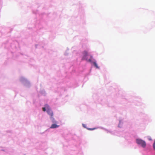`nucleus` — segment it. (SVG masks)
<instances>
[{"label": "nucleus", "mask_w": 155, "mask_h": 155, "mask_svg": "<svg viewBox=\"0 0 155 155\" xmlns=\"http://www.w3.org/2000/svg\"><path fill=\"white\" fill-rule=\"evenodd\" d=\"M149 140H152V139H151V138H149Z\"/></svg>", "instance_id": "nucleus-11"}, {"label": "nucleus", "mask_w": 155, "mask_h": 155, "mask_svg": "<svg viewBox=\"0 0 155 155\" xmlns=\"http://www.w3.org/2000/svg\"><path fill=\"white\" fill-rule=\"evenodd\" d=\"M153 147L154 149H155V141L154 142L153 145Z\"/></svg>", "instance_id": "nucleus-8"}, {"label": "nucleus", "mask_w": 155, "mask_h": 155, "mask_svg": "<svg viewBox=\"0 0 155 155\" xmlns=\"http://www.w3.org/2000/svg\"><path fill=\"white\" fill-rule=\"evenodd\" d=\"M59 126V125H58L56 124H52L50 128H55L58 127Z\"/></svg>", "instance_id": "nucleus-4"}, {"label": "nucleus", "mask_w": 155, "mask_h": 155, "mask_svg": "<svg viewBox=\"0 0 155 155\" xmlns=\"http://www.w3.org/2000/svg\"><path fill=\"white\" fill-rule=\"evenodd\" d=\"M93 64H94V66L97 68H99V67L97 66V63L95 62H93Z\"/></svg>", "instance_id": "nucleus-6"}, {"label": "nucleus", "mask_w": 155, "mask_h": 155, "mask_svg": "<svg viewBox=\"0 0 155 155\" xmlns=\"http://www.w3.org/2000/svg\"><path fill=\"white\" fill-rule=\"evenodd\" d=\"M136 142L138 144L140 145L143 147H145L146 146V143L145 141L141 139H136Z\"/></svg>", "instance_id": "nucleus-2"}, {"label": "nucleus", "mask_w": 155, "mask_h": 155, "mask_svg": "<svg viewBox=\"0 0 155 155\" xmlns=\"http://www.w3.org/2000/svg\"><path fill=\"white\" fill-rule=\"evenodd\" d=\"M42 109H43V110L44 111H46V109H45V107H43Z\"/></svg>", "instance_id": "nucleus-9"}, {"label": "nucleus", "mask_w": 155, "mask_h": 155, "mask_svg": "<svg viewBox=\"0 0 155 155\" xmlns=\"http://www.w3.org/2000/svg\"><path fill=\"white\" fill-rule=\"evenodd\" d=\"M51 119L53 123H57V121L55 120L53 117H51Z\"/></svg>", "instance_id": "nucleus-5"}, {"label": "nucleus", "mask_w": 155, "mask_h": 155, "mask_svg": "<svg viewBox=\"0 0 155 155\" xmlns=\"http://www.w3.org/2000/svg\"><path fill=\"white\" fill-rule=\"evenodd\" d=\"M87 129H88L89 130H94L96 129V128H87Z\"/></svg>", "instance_id": "nucleus-7"}, {"label": "nucleus", "mask_w": 155, "mask_h": 155, "mask_svg": "<svg viewBox=\"0 0 155 155\" xmlns=\"http://www.w3.org/2000/svg\"><path fill=\"white\" fill-rule=\"evenodd\" d=\"M45 107H46L47 108H48L49 107V106H48V105L47 104H46L45 105Z\"/></svg>", "instance_id": "nucleus-10"}, {"label": "nucleus", "mask_w": 155, "mask_h": 155, "mask_svg": "<svg viewBox=\"0 0 155 155\" xmlns=\"http://www.w3.org/2000/svg\"><path fill=\"white\" fill-rule=\"evenodd\" d=\"M82 60H85L88 62H91L93 59L92 56L90 55L86 51H84L82 52Z\"/></svg>", "instance_id": "nucleus-1"}, {"label": "nucleus", "mask_w": 155, "mask_h": 155, "mask_svg": "<svg viewBox=\"0 0 155 155\" xmlns=\"http://www.w3.org/2000/svg\"><path fill=\"white\" fill-rule=\"evenodd\" d=\"M47 112V113L51 117H52L53 116V114L52 110L48 108Z\"/></svg>", "instance_id": "nucleus-3"}]
</instances>
